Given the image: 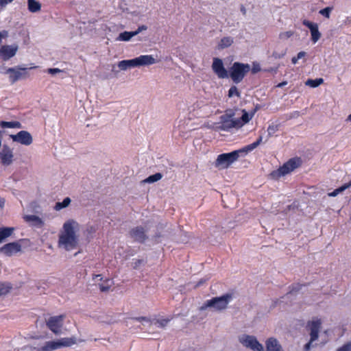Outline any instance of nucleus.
Returning a JSON list of instances; mask_svg holds the SVG:
<instances>
[{
    "mask_svg": "<svg viewBox=\"0 0 351 351\" xmlns=\"http://www.w3.org/2000/svg\"><path fill=\"white\" fill-rule=\"evenodd\" d=\"M79 228L80 224L74 219L66 221L59 233L58 247L66 251L77 249L80 241Z\"/></svg>",
    "mask_w": 351,
    "mask_h": 351,
    "instance_id": "f257e3e1",
    "label": "nucleus"
},
{
    "mask_svg": "<svg viewBox=\"0 0 351 351\" xmlns=\"http://www.w3.org/2000/svg\"><path fill=\"white\" fill-rule=\"evenodd\" d=\"M262 141L263 137L260 136L255 142L246 145L242 149L218 155L215 161V167L222 169H227L231 164L238 160L241 153H247L252 151L262 143Z\"/></svg>",
    "mask_w": 351,
    "mask_h": 351,
    "instance_id": "f03ea898",
    "label": "nucleus"
},
{
    "mask_svg": "<svg viewBox=\"0 0 351 351\" xmlns=\"http://www.w3.org/2000/svg\"><path fill=\"white\" fill-rule=\"evenodd\" d=\"M232 298L233 293H228L219 297H214L207 300L200 307V310L204 311L210 308L216 311H222L228 308V304Z\"/></svg>",
    "mask_w": 351,
    "mask_h": 351,
    "instance_id": "7ed1b4c3",
    "label": "nucleus"
},
{
    "mask_svg": "<svg viewBox=\"0 0 351 351\" xmlns=\"http://www.w3.org/2000/svg\"><path fill=\"white\" fill-rule=\"evenodd\" d=\"M302 164L300 158L295 157L290 158L288 161L285 162L276 170L272 171L269 174V178L271 180H278L281 177L291 173L296 168L299 167Z\"/></svg>",
    "mask_w": 351,
    "mask_h": 351,
    "instance_id": "20e7f679",
    "label": "nucleus"
},
{
    "mask_svg": "<svg viewBox=\"0 0 351 351\" xmlns=\"http://www.w3.org/2000/svg\"><path fill=\"white\" fill-rule=\"evenodd\" d=\"M154 63L156 60L152 55H141L134 59L121 60L118 66L121 70H126L130 67L151 65Z\"/></svg>",
    "mask_w": 351,
    "mask_h": 351,
    "instance_id": "39448f33",
    "label": "nucleus"
},
{
    "mask_svg": "<svg viewBox=\"0 0 351 351\" xmlns=\"http://www.w3.org/2000/svg\"><path fill=\"white\" fill-rule=\"evenodd\" d=\"M250 70V66L248 64L235 62L230 68L228 75L234 83L239 84L243 80Z\"/></svg>",
    "mask_w": 351,
    "mask_h": 351,
    "instance_id": "423d86ee",
    "label": "nucleus"
},
{
    "mask_svg": "<svg viewBox=\"0 0 351 351\" xmlns=\"http://www.w3.org/2000/svg\"><path fill=\"white\" fill-rule=\"evenodd\" d=\"M234 112L231 110H226V113L220 117V125L218 128L222 131L228 132L232 128L239 129L240 122L236 119H232Z\"/></svg>",
    "mask_w": 351,
    "mask_h": 351,
    "instance_id": "0eeeda50",
    "label": "nucleus"
},
{
    "mask_svg": "<svg viewBox=\"0 0 351 351\" xmlns=\"http://www.w3.org/2000/svg\"><path fill=\"white\" fill-rule=\"evenodd\" d=\"M76 342L74 337L71 338H62L57 341H49L45 342V351H53L62 347H69Z\"/></svg>",
    "mask_w": 351,
    "mask_h": 351,
    "instance_id": "6e6552de",
    "label": "nucleus"
},
{
    "mask_svg": "<svg viewBox=\"0 0 351 351\" xmlns=\"http://www.w3.org/2000/svg\"><path fill=\"white\" fill-rule=\"evenodd\" d=\"M322 322L319 319H317L316 320H313L312 322H308L307 324V326L309 327L311 332V339L310 341L308 342L304 348V351H309L311 348V344L313 341H315L318 338V334L319 329L321 328Z\"/></svg>",
    "mask_w": 351,
    "mask_h": 351,
    "instance_id": "1a4fd4ad",
    "label": "nucleus"
},
{
    "mask_svg": "<svg viewBox=\"0 0 351 351\" xmlns=\"http://www.w3.org/2000/svg\"><path fill=\"white\" fill-rule=\"evenodd\" d=\"M5 73L8 74L10 82L12 84L15 83L18 80L25 79L28 76L27 69L26 68H8Z\"/></svg>",
    "mask_w": 351,
    "mask_h": 351,
    "instance_id": "9d476101",
    "label": "nucleus"
},
{
    "mask_svg": "<svg viewBox=\"0 0 351 351\" xmlns=\"http://www.w3.org/2000/svg\"><path fill=\"white\" fill-rule=\"evenodd\" d=\"M240 342L246 348H250L253 351H264L263 346L254 336L243 335L240 338Z\"/></svg>",
    "mask_w": 351,
    "mask_h": 351,
    "instance_id": "9b49d317",
    "label": "nucleus"
},
{
    "mask_svg": "<svg viewBox=\"0 0 351 351\" xmlns=\"http://www.w3.org/2000/svg\"><path fill=\"white\" fill-rule=\"evenodd\" d=\"M64 315L51 317L46 323L47 327L55 334H60L63 326Z\"/></svg>",
    "mask_w": 351,
    "mask_h": 351,
    "instance_id": "f8f14e48",
    "label": "nucleus"
},
{
    "mask_svg": "<svg viewBox=\"0 0 351 351\" xmlns=\"http://www.w3.org/2000/svg\"><path fill=\"white\" fill-rule=\"evenodd\" d=\"M212 69L219 79L229 77L228 72L224 67L222 60L218 58L213 59Z\"/></svg>",
    "mask_w": 351,
    "mask_h": 351,
    "instance_id": "ddd939ff",
    "label": "nucleus"
},
{
    "mask_svg": "<svg viewBox=\"0 0 351 351\" xmlns=\"http://www.w3.org/2000/svg\"><path fill=\"white\" fill-rule=\"evenodd\" d=\"M10 138L13 141L28 146L32 143L33 139L31 134L25 130H21L16 134H11Z\"/></svg>",
    "mask_w": 351,
    "mask_h": 351,
    "instance_id": "4468645a",
    "label": "nucleus"
},
{
    "mask_svg": "<svg viewBox=\"0 0 351 351\" xmlns=\"http://www.w3.org/2000/svg\"><path fill=\"white\" fill-rule=\"evenodd\" d=\"M130 235L135 241L143 243L147 239L145 230L142 226H136L132 228L130 231Z\"/></svg>",
    "mask_w": 351,
    "mask_h": 351,
    "instance_id": "2eb2a0df",
    "label": "nucleus"
},
{
    "mask_svg": "<svg viewBox=\"0 0 351 351\" xmlns=\"http://www.w3.org/2000/svg\"><path fill=\"white\" fill-rule=\"evenodd\" d=\"M18 50L16 45H3L0 47V57L3 60H8L15 56Z\"/></svg>",
    "mask_w": 351,
    "mask_h": 351,
    "instance_id": "dca6fc26",
    "label": "nucleus"
},
{
    "mask_svg": "<svg viewBox=\"0 0 351 351\" xmlns=\"http://www.w3.org/2000/svg\"><path fill=\"white\" fill-rule=\"evenodd\" d=\"M21 250V245L18 242H12L4 245L0 248V252L10 256Z\"/></svg>",
    "mask_w": 351,
    "mask_h": 351,
    "instance_id": "f3484780",
    "label": "nucleus"
},
{
    "mask_svg": "<svg viewBox=\"0 0 351 351\" xmlns=\"http://www.w3.org/2000/svg\"><path fill=\"white\" fill-rule=\"evenodd\" d=\"M302 24L310 29L312 41L314 43H317L321 37V33L319 31L317 24L306 19L302 21Z\"/></svg>",
    "mask_w": 351,
    "mask_h": 351,
    "instance_id": "a211bd4d",
    "label": "nucleus"
},
{
    "mask_svg": "<svg viewBox=\"0 0 351 351\" xmlns=\"http://www.w3.org/2000/svg\"><path fill=\"white\" fill-rule=\"evenodd\" d=\"M13 153L12 149L8 145H3L2 150L0 152V160L4 165H9L13 160Z\"/></svg>",
    "mask_w": 351,
    "mask_h": 351,
    "instance_id": "6ab92c4d",
    "label": "nucleus"
},
{
    "mask_svg": "<svg viewBox=\"0 0 351 351\" xmlns=\"http://www.w3.org/2000/svg\"><path fill=\"white\" fill-rule=\"evenodd\" d=\"M267 351H283L281 346L275 338H269L266 341Z\"/></svg>",
    "mask_w": 351,
    "mask_h": 351,
    "instance_id": "aec40b11",
    "label": "nucleus"
},
{
    "mask_svg": "<svg viewBox=\"0 0 351 351\" xmlns=\"http://www.w3.org/2000/svg\"><path fill=\"white\" fill-rule=\"evenodd\" d=\"M23 219L32 227H41L43 225L42 219L36 215H25Z\"/></svg>",
    "mask_w": 351,
    "mask_h": 351,
    "instance_id": "412c9836",
    "label": "nucleus"
},
{
    "mask_svg": "<svg viewBox=\"0 0 351 351\" xmlns=\"http://www.w3.org/2000/svg\"><path fill=\"white\" fill-rule=\"evenodd\" d=\"M14 230V228L3 227L0 228V243L3 242L5 239L12 235Z\"/></svg>",
    "mask_w": 351,
    "mask_h": 351,
    "instance_id": "4be33fe9",
    "label": "nucleus"
},
{
    "mask_svg": "<svg viewBox=\"0 0 351 351\" xmlns=\"http://www.w3.org/2000/svg\"><path fill=\"white\" fill-rule=\"evenodd\" d=\"M0 126L2 128H21L22 125L19 121H0Z\"/></svg>",
    "mask_w": 351,
    "mask_h": 351,
    "instance_id": "5701e85b",
    "label": "nucleus"
},
{
    "mask_svg": "<svg viewBox=\"0 0 351 351\" xmlns=\"http://www.w3.org/2000/svg\"><path fill=\"white\" fill-rule=\"evenodd\" d=\"M28 10L31 12H36L40 10L41 5L35 0H27Z\"/></svg>",
    "mask_w": 351,
    "mask_h": 351,
    "instance_id": "b1692460",
    "label": "nucleus"
},
{
    "mask_svg": "<svg viewBox=\"0 0 351 351\" xmlns=\"http://www.w3.org/2000/svg\"><path fill=\"white\" fill-rule=\"evenodd\" d=\"M253 114L250 115L245 110H243V114L240 119H236L240 122L239 128H242L245 123H248L252 118Z\"/></svg>",
    "mask_w": 351,
    "mask_h": 351,
    "instance_id": "393cba45",
    "label": "nucleus"
},
{
    "mask_svg": "<svg viewBox=\"0 0 351 351\" xmlns=\"http://www.w3.org/2000/svg\"><path fill=\"white\" fill-rule=\"evenodd\" d=\"M11 283L7 282H0V296L7 294L12 289Z\"/></svg>",
    "mask_w": 351,
    "mask_h": 351,
    "instance_id": "a878e982",
    "label": "nucleus"
},
{
    "mask_svg": "<svg viewBox=\"0 0 351 351\" xmlns=\"http://www.w3.org/2000/svg\"><path fill=\"white\" fill-rule=\"evenodd\" d=\"M351 186V180L348 183H346L341 186L335 189L332 192L329 193L328 195L330 197H335L340 193L344 191L346 189L350 188Z\"/></svg>",
    "mask_w": 351,
    "mask_h": 351,
    "instance_id": "bb28decb",
    "label": "nucleus"
},
{
    "mask_svg": "<svg viewBox=\"0 0 351 351\" xmlns=\"http://www.w3.org/2000/svg\"><path fill=\"white\" fill-rule=\"evenodd\" d=\"M233 43V38L230 36L223 37L221 39L219 47L221 49H224L230 47Z\"/></svg>",
    "mask_w": 351,
    "mask_h": 351,
    "instance_id": "cd10ccee",
    "label": "nucleus"
},
{
    "mask_svg": "<svg viewBox=\"0 0 351 351\" xmlns=\"http://www.w3.org/2000/svg\"><path fill=\"white\" fill-rule=\"evenodd\" d=\"M134 36H136L134 32H123L119 34L118 40L128 41Z\"/></svg>",
    "mask_w": 351,
    "mask_h": 351,
    "instance_id": "c85d7f7f",
    "label": "nucleus"
},
{
    "mask_svg": "<svg viewBox=\"0 0 351 351\" xmlns=\"http://www.w3.org/2000/svg\"><path fill=\"white\" fill-rule=\"evenodd\" d=\"M110 280L106 278L104 280L102 283L98 284L99 289L101 292H107L110 290L111 287Z\"/></svg>",
    "mask_w": 351,
    "mask_h": 351,
    "instance_id": "c756f323",
    "label": "nucleus"
},
{
    "mask_svg": "<svg viewBox=\"0 0 351 351\" xmlns=\"http://www.w3.org/2000/svg\"><path fill=\"white\" fill-rule=\"evenodd\" d=\"M70 203H71V199L69 197H66L64 199V200L62 202H56L54 208L56 210H60L62 208L67 207L70 204Z\"/></svg>",
    "mask_w": 351,
    "mask_h": 351,
    "instance_id": "7c9ffc66",
    "label": "nucleus"
},
{
    "mask_svg": "<svg viewBox=\"0 0 351 351\" xmlns=\"http://www.w3.org/2000/svg\"><path fill=\"white\" fill-rule=\"evenodd\" d=\"M324 82V80L322 78H317L315 80L308 79L306 82V85L309 86L312 88H316L319 86L320 84H322Z\"/></svg>",
    "mask_w": 351,
    "mask_h": 351,
    "instance_id": "2f4dec72",
    "label": "nucleus"
},
{
    "mask_svg": "<svg viewBox=\"0 0 351 351\" xmlns=\"http://www.w3.org/2000/svg\"><path fill=\"white\" fill-rule=\"evenodd\" d=\"M162 178V175L160 173H156L154 175L149 176L143 182L147 183H153L160 180Z\"/></svg>",
    "mask_w": 351,
    "mask_h": 351,
    "instance_id": "473e14b6",
    "label": "nucleus"
},
{
    "mask_svg": "<svg viewBox=\"0 0 351 351\" xmlns=\"http://www.w3.org/2000/svg\"><path fill=\"white\" fill-rule=\"evenodd\" d=\"M234 96H237L238 97H240V96H241L240 92L239 91L238 88L235 86H231L228 90V97H232Z\"/></svg>",
    "mask_w": 351,
    "mask_h": 351,
    "instance_id": "72a5a7b5",
    "label": "nucleus"
},
{
    "mask_svg": "<svg viewBox=\"0 0 351 351\" xmlns=\"http://www.w3.org/2000/svg\"><path fill=\"white\" fill-rule=\"evenodd\" d=\"M278 130V125L276 124H271L267 128L268 136H272Z\"/></svg>",
    "mask_w": 351,
    "mask_h": 351,
    "instance_id": "f704fd0d",
    "label": "nucleus"
},
{
    "mask_svg": "<svg viewBox=\"0 0 351 351\" xmlns=\"http://www.w3.org/2000/svg\"><path fill=\"white\" fill-rule=\"evenodd\" d=\"M302 286H303V285H301L299 283L291 285L289 287V291L288 293L291 294L293 293L298 292V291H300L302 289Z\"/></svg>",
    "mask_w": 351,
    "mask_h": 351,
    "instance_id": "c9c22d12",
    "label": "nucleus"
},
{
    "mask_svg": "<svg viewBox=\"0 0 351 351\" xmlns=\"http://www.w3.org/2000/svg\"><path fill=\"white\" fill-rule=\"evenodd\" d=\"M332 9V8L330 7H326L324 9H322L319 11V14H322V16H325L326 18L328 19V18H330V15Z\"/></svg>",
    "mask_w": 351,
    "mask_h": 351,
    "instance_id": "e433bc0d",
    "label": "nucleus"
},
{
    "mask_svg": "<svg viewBox=\"0 0 351 351\" xmlns=\"http://www.w3.org/2000/svg\"><path fill=\"white\" fill-rule=\"evenodd\" d=\"M169 321H170V319H157L156 322H155V324H157V326L158 327L164 328L167 325V324L169 322Z\"/></svg>",
    "mask_w": 351,
    "mask_h": 351,
    "instance_id": "4c0bfd02",
    "label": "nucleus"
},
{
    "mask_svg": "<svg viewBox=\"0 0 351 351\" xmlns=\"http://www.w3.org/2000/svg\"><path fill=\"white\" fill-rule=\"evenodd\" d=\"M294 32L292 31H287L284 32H281L279 35L280 38L281 39H287L291 37L293 35Z\"/></svg>",
    "mask_w": 351,
    "mask_h": 351,
    "instance_id": "58836bf2",
    "label": "nucleus"
},
{
    "mask_svg": "<svg viewBox=\"0 0 351 351\" xmlns=\"http://www.w3.org/2000/svg\"><path fill=\"white\" fill-rule=\"evenodd\" d=\"M337 351H351V341L339 348Z\"/></svg>",
    "mask_w": 351,
    "mask_h": 351,
    "instance_id": "ea45409f",
    "label": "nucleus"
},
{
    "mask_svg": "<svg viewBox=\"0 0 351 351\" xmlns=\"http://www.w3.org/2000/svg\"><path fill=\"white\" fill-rule=\"evenodd\" d=\"M14 0H0V8L3 9L9 3H12Z\"/></svg>",
    "mask_w": 351,
    "mask_h": 351,
    "instance_id": "a19ab883",
    "label": "nucleus"
},
{
    "mask_svg": "<svg viewBox=\"0 0 351 351\" xmlns=\"http://www.w3.org/2000/svg\"><path fill=\"white\" fill-rule=\"evenodd\" d=\"M47 72L51 75H55L56 73H64L63 71L59 69H57V68H55V69H49L47 70Z\"/></svg>",
    "mask_w": 351,
    "mask_h": 351,
    "instance_id": "79ce46f5",
    "label": "nucleus"
},
{
    "mask_svg": "<svg viewBox=\"0 0 351 351\" xmlns=\"http://www.w3.org/2000/svg\"><path fill=\"white\" fill-rule=\"evenodd\" d=\"M147 29V27L146 25H141L138 27V29L134 31V33H136V35H137L138 33L142 32L143 30H146Z\"/></svg>",
    "mask_w": 351,
    "mask_h": 351,
    "instance_id": "37998d69",
    "label": "nucleus"
},
{
    "mask_svg": "<svg viewBox=\"0 0 351 351\" xmlns=\"http://www.w3.org/2000/svg\"><path fill=\"white\" fill-rule=\"evenodd\" d=\"M134 320L142 322V321H146V322H150V319L146 317H134L132 318Z\"/></svg>",
    "mask_w": 351,
    "mask_h": 351,
    "instance_id": "c03bdc74",
    "label": "nucleus"
},
{
    "mask_svg": "<svg viewBox=\"0 0 351 351\" xmlns=\"http://www.w3.org/2000/svg\"><path fill=\"white\" fill-rule=\"evenodd\" d=\"M261 71V68H260V66L259 65H254L252 69V73H258V71Z\"/></svg>",
    "mask_w": 351,
    "mask_h": 351,
    "instance_id": "a18cd8bd",
    "label": "nucleus"
},
{
    "mask_svg": "<svg viewBox=\"0 0 351 351\" xmlns=\"http://www.w3.org/2000/svg\"><path fill=\"white\" fill-rule=\"evenodd\" d=\"M143 261L141 260V259H136L135 260V261L134 262V268L136 269L137 268L141 263H142Z\"/></svg>",
    "mask_w": 351,
    "mask_h": 351,
    "instance_id": "49530a36",
    "label": "nucleus"
},
{
    "mask_svg": "<svg viewBox=\"0 0 351 351\" xmlns=\"http://www.w3.org/2000/svg\"><path fill=\"white\" fill-rule=\"evenodd\" d=\"M87 231L90 234H93L96 232V229L94 226H90L87 228Z\"/></svg>",
    "mask_w": 351,
    "mask_h": 351,
    "instance_id": "de8ad7c7",
    "label": "nucleus"
},
{
    "mask_svg": "<svg viewBox=\"0 0 351 351\" xmlns=\"http://www.w3.org/2000/svg\"><path fill=\"white\" fill-rule=\"evenodd\" d=\"M305 56H306V52H304V51H300V52H299V53H298V55H297V56H296V57H297V58H298V60H300V59H301V58H304Z\"/></svg>",
    "mask_w": 351,
    "mask_h": 351,
    "instance_id": "09e8293b",
    "label": "nucleus"
},
{
    "mask_svg": "<svg viewBox=\"0 0 351 351\" xmlns=\"http://www.w3.org/2000/svg\"><path fill=\"white\" fill-rule=\"evenodd\" d=\"M287 84V82L284 81V82H282L279 83L276 86L279 87V88H282L284 86H285Z\"/></svg>",
    "mask_w": 351,
    "mask_h": 351,
    "instance_id": "8fccbe9b",
    "label": "nucleus"
},
{
    "mask_svg": "<svg viewBox=\"0 0 351 351\" xmlns=\"http://www.w3.org/2000/svg\"><path fill=\"white\" fill-rule=\"evenodd\" d=\"M97 278H99V280H103V278L101 277V275H100V274H94L93 276V279H97Z\"/></svg>",
    "mask_w": 351,
    "mask_h": 351,
    "instance_id": "3c124183",
    "label": "nucleus"
},
{
    "mask_svg": "<svg viewBox=\"0 0 351 351\" xmlns=\"http://www.w3.org/2000/svg\"><path fill=\"white\" fill-rule=\"evenodd\" d=\"M298 61V59L297 58L296 56L295 57H293L292 59H291V62L294 64H295Z\"/></svg>",
    "mask_w": 351,
    "mask_h": 351,
    "instance_id": "603ef678",
    "label": "nucleus"
},
{
    "mask_svg": "<svg viewBox=\"0 0 351 351\" xmlns=\"http://www.w3.org/2000/svg\"><path fill=\"white\" fill-rule=\"evenodd\" d=\"M38 351H44V346H40L38 348Z\"/></svg>",
    "mask_w": 351,
    "mask_h": 351,
    "instance_id": "864d4df0",
    "label": "nucleus"
},
{
    "mask_svg": "<svg viewBox=\"0 0 351 351\" xmlns=\"http://www.w3.org/2000/svg\"><path fill=\"white\" fill-rule=\"evenodd\" d=\"M347 120L351 122V114L348 117Z\"/></svg>",
    "mask_w": 351,
    "mask_h": 351,
    "instance_id": "5fc2aeb1",
    "label": "nucleus"
},
{
    "mask_svg": "<svg viewBox=\"0 0 351 351\" xmlns=\"http://www.w3.org/2000/svg\"><path fill=\"white\" fill-rule=\"evenodd\" d=\"M160 237V234H156L155 235V237Z\"/></svg>",
    "mask_w": 351,
    "mask_h": 351,
    "instance_id": "6e6d98bb",
    "label": "nucleus"
},
{
    "mask_svg": "<svg viewBox=\"0 0 351 351\" xmlns=\"http://www.w3.org/2000/svg\"><path fill=\"white\" fill-rule=\"evenodd\" d=\"M242 12H243V13H245V9H244V8H243V9H242Z\"/></svg>",
    "mask_w": 351,
    "mask_h": 351,
    "instance_id": "4d7b16f0",
    "label": "nucleus"
}]
</instances>
